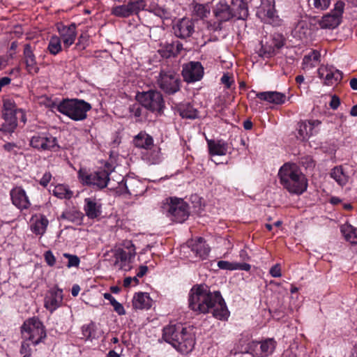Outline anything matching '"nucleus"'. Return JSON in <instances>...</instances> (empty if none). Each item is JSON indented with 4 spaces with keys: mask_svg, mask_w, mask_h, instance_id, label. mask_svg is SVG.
I'll return each instance as SVG.
<instances>
[{
    "mask_svg": "<svg viewBox=\"0 0 357 357\" xmlns=\"http://www.w3.org/2000/svg\"><path fill=\"white\" fill-rule=\"evenodd\" d=\"M330 176L342 187L346 185L349 180V175L344 165L333 167L331 171Z\"/></svg>",
    "mask_w": 357,
    "mask_h": 357,
    "instance_id": "nucleus-26",
    "label": "nucleus"
},
{
    "mask_svg": "<svg viewBox=\"0 0 357 357\" xmlns=\"http://www.w3.org/2000/svg\"><path fill=\"white\" fill-rule=\"evenodd\" d=\"M146 6L145 0H131L127 4L113 7L112 13L117 17H127L133 14H138Z\"/></svg>",
    "mask_w": 357,
    "mask_h": 357,
    "instance_id": "nucleus-14",
    "label": "nucleus"
},
{
    "mask_svg": "<svg viewBox=\"0 0 357 357\" xmlns=\"http://www.w3.org/2000/svg\"><path fill=\"white\" fill-rule=\"evenodd\" d=\"M143 107L144 106L139 102H135L129 107V112L135 117L139 118L142 114Z\"/></svg>",
    "mask_w": 357,
    "mask_h": 357,
    "instance_id": "nucleus-48",
    "label": "nucleus"
},
{
    "mask_svg": "<svg viewBox=\"0 0 357 357\" xmlns=\"http://www.w3.org/2000/svg\"><path fill=\"white\" fill-rule=\"evenodd\" d=\"M328 66H320L317 70L318 77L320 79H324L326 75L325 73H327Z\"/></svg>",
    "mask_w": 357,
    "mask_h": 357,
    "instance_id": "nucleus-61",
    "label": "nucleus"
},
{
    "mask_svg": "<svg viewBox=\"0 0 357 357\" xmlns=\"http://www.w3.org/2000/svg\"><path fill=\"white\" fill-rule=\"evenodd\" d=\"M137 99L142 106L151 112L162 115L165 108V103L162 93L156 90H149L139 93Z\"/></svg>",
    "mask_w": 357,
    "mask_h": 357,
    "instance_id": "nucleus-11",
    "label": "nucleus"
},
{
    "mask_svg": "<svg viewBox=\"0 0 357 357\" xmlns=\"http://www.w3.org/2000/svg\"><path fill=\"white\" fill-rule=\"evenodd\" d=\"M297 130L299 135L298 137L303 140L308 139L314 133V132H312L310 129V126L307 121L300 122L298 125Z\"/></svg>",
    "mask_w": 357,
    "mask_h": 357,
    "instance_id": "nucleus-41",
    "label": "nucleus"
},
{
    "mask_svg": "<svg viewBox=\"0 0 357 357\" xmlns=\"http://www.w3.org/2000/svg\"><path fill=\"white\" fill-rule=\"evenodd\" d=\"M114 303L112 305L114 307V310L119 314V315H124L126 314V310L120 303H119L117 301L116 302H113Z\"/></svg>",
    "mask_w": 357,
    "mask_h": 357,
    "instance_id": "nucleus-57",
    "label": "nucleus"
},
{
    "mask_svg": "<svg viewBox=\"0 0 357 357\" xmlns=\"http://www.w3.org/2000/svg\"><path fill=\"white\" fill-rule=\"evenodd\" d=\"M221 83L225 85L227 89H231V86L234 84L233 75L229 73H224L220 79Z\"/></svg>",
    "mask_w": 357,
    "mask_h": 357,
    "instance_id": "nucleus-49",
    "label": "nucleus"
},
{
    "mask_svg": "<svg viewBox=\"0 0 357 357\" xmlns=\"http://www.w3.org/2000/svg\"><path fill=\"white\" fill-rule=\"evenodd\" d=\"M84 210L89 218L95 219L101 215L102 206L94 198H86L84 199Z\"/></svg>",
    "mask_w": 357,
    "mask_h": 357,
    "instance_id": "nucleus-24",
    "label": "nucleus"
},
{
    "mask_svg": "<svg viewBox=\"0 0 357 357\" xmlns=\"http://www.w3.org/2000/svg\"><path fill=\"white\" fill-rule=\"evenodd\" d=\"M172 29L175 36L181 38L190 36L194 31L193 24H174Z\"/></svg>",
    "mask_w": 357,
    "mask_h": 357,
    "instance_id": "nucleus-35",
    "label": "nucleus"
},
{
    "mask_svg": "<svg viewBox=\"0 0 357 357\" xmlns=\"http://www.w3.org/2000/svg\"><path fill=\"white\" fill-rule=\"evenodd\" d=\"M162 338L183 354L190 352L195 344L193 329L190 326L185 327L181 324L164 327Z\"/></svg>",
    "mask_w": 357,
    "mask_h": 357,
    "instance_id": "nucleus-2",
    "label": "nucleus"
},
{
    "mask_svg": "<svg viewBox=\"0 0 357 357\" xmlns=\"http://www.w3.org/2000/svg\"><path fill=\"white\" fill-rule=\"evenodd\" d=\"M206 142L211 155H225L228 153L229 144L223 139H206Z\"/></svg>",
    "mask_w": 357,
    "mask_h": 357,
    "instance_id": "nucleus-22",
    "label": "nucleus"
},
{
    "mask_svg": "<svg viewBox=\"0 0 357 357\" xmlns=\"http://www.w3.org/2000/svg\"><path fill=\"white\" fill-rule=\"evenodd\" d=\"M63 300V290L54 286L47 291L44 298V307L52 314L62 305Z\"/></svg>",
    "mask_w": 357,
    "mask_h": 357,
    "instance_id": "nucleus-16",
    "label": "nucleus"
},
{
    "mask_svg": "<svg viewBox=\"0 0 357 357\" xmlns=\"http://www.w3.org/2000/svg\"><path fill=\"white\" fill-rule=\"evenodd\" d=\"M45 261L50 266H54L56 264V258L51 250H47L44 253Z\"/></svg>",
    "mask_w": 357,
    "mask_h": 357,
    "instance_id": "nucleus-52",
    "label": "nucleus"
},
{
    "mask_svg": "<svg viewBox=\"0 0 357 357\" xmlns=\"http://www.w3.org/2000/svg\"><path fill=\"white\" fill-rule=\"evenodd\" d=\"M3 147L6 151L13 153L15 155L17 154V151L15 149H20V146L14 142H6L3 144Z\"/></svg>",
    "mask_w": 357,
    "mask_h": 357,
    "instance_id": "nucleus-54",
    "label": "nucleus"
},
{
    "mask_svg": "<svg viewBox=\"0 0 357 357\" xmlns=\"http://www.w3.org/2000/svg\"><path fill=\"white\" fill-rule=\"evenodd\" d=\"M31 220L33 221L31 226L32 232L36 235H43L49 224L47 217L43 214H35L32 215Z\"/></svg>",
    "mask_w": 357,
    "mask_h": 357,
    "instance_id": "nucleus-23",
    "label": "nucleus"
},
{
    "mask_svg": "<svg viewBox=\"0 0 357 357\" xmlns=\"http://www.w3.org/2000/svg\"><path fill=\"white\" fill-rule=\"evenodd\" d=\"M52 194L59 199H70L73 196V192L64 184L55 185L52 190Z\"/></svg>",
    "mask_w": 357,
    "mask_h": 357,
    "instance_id": "nucleus-39",
    "label": "nucleus"
},
{
    "mask_svg": "<svg viewBox=\"0 0 357 357\" xmlns=\"http://www.w3.org/2000/svg\"><path fill=\"white\" fill-rule=\"evenodd\" d=\"M77 177L83 185L99 190L106 188L109 181V173L105 169L91 172L86 169L80 168L77 172Z\"/></svg>",
    "mask_w": 357,
    "mask_h": 357,
    "instance_id": "nucleus-9",
    "label": "nucleus"
},
{
    "mask_svg": "<svg viewBox=\"0 0 357 357\" xmlns=\"http://www.w3.org/2000/svg\"><path fill=\"white\" fill-rule=\"evenodd\" d=\"M123 245L126 250L123 248H117L114 250V265L118 266L120 270L129 271L132 268L131 264L136 255L135 247L131 241H126Z\"/></svg>",
    "mask_w": 357,
    "mask_h": 357,
    "instance_id": "nucleus-12",
    "label": "nucleus"
},
{
    "mask_svg": "<svg viewBox=\"0 0 357 357\" xmlns=\"http://www.w3.org/2000/svg\"><path fill=\"white\" fill-rule=\"evenodd\" d=\"M182 76L188 83L199 81L204 76V67L199 61H190L183 66Z\"/></svg>",
    "mask_w": 357,
    "mask_h": 357,
    "instance_id": "nucleus-15",
    "label": "nucleus"
},
{
    "mask_svg": "<svg viewBox=\"0 0 357 357\" xmlns=\"http://www.w3.org/2000/svg\"><path fill=\"white\" fill-rule=\"evenodd\" d=\"M91 108L90 103L77 98L63 99L56 106L59 112L75 121L85 120Z\"/></svg>",
    "mask_w": 357,
    "mask_h": 357,
    "instance_id": "nucleus-4",
    "label": "nucleus"
},
{
    "mask_svg": "<svg viewBox=\"0 0 357 357\" xmlns=\"http://www.w3.org/2000/svg\"><path fill=\"white\" fill-rule=\"evenodd\" d=\"M21 328L22 337L31 341L34 345L39 344L46 337L45 326L38 317H33L27 319Z\"/></svg>",
    "mask_w": 357,
    "mask_h": 357,
    "instance_id": "nucleus-10",
    "label": "nucleus"
},
{
    "mask_svg": "<svg viewBox=\"0 0 357 357\" xmlns=\"http://www.w3.org/2000/svg\"><path fill=\"white\" fill-rule=\"evenodd\" d=\"M251 93H255L256 97L260 100L266 101L272 104L282 105L286 101L285 94L278 91L256 92L255 91L252 90Z\"/></svg>",
    "mask_w": 357,
    "mask_h": 357,
    "instance_id": "nucleus-19",
    "label": "nucleus"
},
{
    "mask_svg": "<svg viewBox=\"0 0 357 357\" xmlns=\"http://www.w3.org/2000/svg\"><path fill=\"white\" fill-rule=\"evenodd\" d=\"M57 29L59 33V38L63 43L65 49H68L71 46L77 38V26L76 24H57Z\"/></svg>",
    "mask_w": 357,
    "mask_h": 357,
    "instance_id": "nucleus-18",
    "label": "nucleus"
},
{
    "mask_svg": "<svg viewBox=\"0 0 357 357\" xmlns=\"http://www.w3.org/2000/svg\"><path fill=\"white\" fill-rule=\"evenodd\" d=\"M177 112L183 119H195L198 117V111L190 102L179 104Z\"/></svg>",
    "mask_w": 357,
    "mask_h": 357,
    "instance_id": "nucleus-31",
    "label": "nucleus"
},
{
    "mask_svg": "<svg viewBox=\"0 0 357 357\" xmlns=\"http://www.w3.org/2000/svg\"><path fill=\"white\" fill-rule=\"evenodd\" d=\"M83 218L84 215L82 212L75 209H68L64 211L58 219L80 225L82 223Z\"/></svg>",
    "mask_w": 357,
    "mask_h": 357,
    "instance_id": "nucleus-29",
    "label": "nucleus"
},
{
    "mask_svg": "<svg viewBox=\"0 0 357 357\" xmlns=\"http://www.w3.org/2000/svg\"><path fill=\"white\" fill-rule=\"evenodd\" d=\"M28 341L29 340H24V341L22 342L20 352V354L22 355V357H30L31 356V349Z\"/></svg>",
    "mask_w": 357,
    "mask_h": 357,
    "instance_id": "nucleus-50",
    "label": "nucleus"
},
{
    "mask_svg": "<svg viewBox=\"0 0 357 357\" xmlns=\"http://www.w3.org/2000/svg\"><path fill=\"white\" fill-rule=\"evenodd\" d=\"M277 54V52L274 50V47L272 44H268L266 43V44H263L261 42V47L258 51V55L264 59H269Z\"/></svg>",
    "mask_w": 357,
    "mask_h": 357,
    "instance_id": "nucleus-43",
    "label": "nucleus"
},
{
    "mask_svg": "<svg viewBox=\"0 0 357 357\" xmlns=\"http://www.w3.org/2000/svg\"><path fill=\"white\" fill-rule=\"evenodd\" d=\"M340 24H319L321 29H334Z\"/></svg>",
    "mask_w": 357,
    "mask_h": 357,
    "instance_id": "nucleus-64",
    "label": "nucleus"
},
{
    "mask_svg": "<svg viewBox=\"0 0 357 357\" xmlns=\"http://www.w3.org/2000/svg\"><path fill=\"white\" fill-rule=\"evenodd\" d=\"M52 178V174L50 172H46L39 181V184L43 188H46L50 183Z\"/></svg>",
    "mask_w": 357,
    "mask_h": 357,
    "instance_id": "nucleus-55",
    "label": "nucleus"
},
{
    "mask_svg": "<svg viewBox=\"0 0 357 357\" xmlns=\"http://www.w3.org/2000/svg\"><path fill=\"white\" fill-rule=\"evenodd\" d=\"M143 10H147L152 13L155 15L160 17L162 20L167 19V11L164 8L160 7L158 3L154 1L151 2L149 5L146 4V6Z\"/></svg>",
    "mask_w": 357,
    "mask_h": 357,
    "instance_id": "nucleus-42",
    "label": "nucleus"
},
{
    "mask_svg": "<svg viewBox=\"0 0 357 357\" xmlns=\"http://www.w3.org/2000/svg\"><path fill=\"white\" fill-rule=\"evenodd\" d=\"M312 24H296L295 27L291 31V35L294 38L303 40L308 39L312 34L311 26Z\"/></svg>",
    "mask_w": 357,
    "mask_h": 357,
    "instance_id": "nucleus-32",
    "label": "nucleus"
},
{
    "mask_svg": "<svg viewBox=\"0 0 357 357\" xmlns=\"http://www.w3.org/2000/svg\"><path fill=\"white\" fill-rule=\"evenodd\" d=\"M344 3L342 1H337L333 10L324 16V22H329L330 18H332L333 21L340 22L344 12Z\"/></svg>",
    "mask_w": 357,
    "mask_h": 357,
    "instance_id": "nucleus-36",
    "label": "nucleus"
},
{
    "mask_svg": "<svg viewBox=\"0 0 357 357\" xmlns=\"http://www.w3.org/2000/svg\"><path fill=\"white\" fill-rule=\"evenodd\" d=\"M309 123V125L310 126V129L312 130V132H316V131H314V128L316 127H318L319 126L321 125V122L319 121V120H317V119H315V120H308L307 121Z\"/></svg>",
    "mask_w": 357,
    "mask_h": 357,
    "instance_id": "nucleus-62",
    "label": "nucleus"
},
{
    "mask_svg": "<svg viewBox=\"0 0 357 357\" xmlns=\"http://www.w3.org/2000/svg\"><path fill=\"white\" fill-rule=\"evenodd\" d=\"M340 231L347 241L351 244L357 245V228L351 225H344L340 227Z\"/></svg>",
    "mask_w": 357,
    "mask_h": 357,
    "instance_id": "nucleus-37",
    "label": "nucleus"
},
{
    "mask_svg": "<svg viewBox=\"0 0 357 357\" xmlns=\"http://www.w3.org/2000/svg\"><path fill=\"white\" fill-rule=\"evenodd\" d=\"M11 82V79L8 77H3L0 79V92L2 90V88L5 86L8 85Z\"/></svg>",
    "mask_w": 357,
    "mask_h": 357,
    "instance_id": "nucleus-63",
    "label": "nucleus"
},
{
    "mask_svg": "<svg viewBox=\"0 0 357 357\" xmlns=\"http://www.w3.org/2000/svg\"><path fill=\"white\" fill-rule=\"evenodd\" d=\"M274 47V50L277 54L278 53L279 50L282 49L286 44V38L282 34L279 33H275L271 36V43Z\"/></svg>",
    "mask_w": 357,
    "mask_h": 357,
    "instance_id": "nucleus-44",
    "label": "nucleus"
},
{
    "mask_svg": "<svg viewBox=\"0 0 357 357\" xmlns=\"http://www.w3.org/2000/svg\"><path fill=\"white\" fill-rule=\"evenodd\" d=\"M47 50L52 55H56L62 51L61 40L59 36H52L50 38Z\"/></svg>",
    "mask_w": 357,
    "mask_h": 357,
    "instance_id": "nucleus-40",
    "label": "nucleus"
},
{
    "mask_svg": "<svg viewBox=\"0 0 357 357\" xmlns=\"http://www.w3.org/2000/svg\"><path fill=\"white\" fill-rule=\"evenodd\" d=\"M10 197L12 204L20 211L27 210L31 206L30 199L22 186L13 188L10 191Z\"/></svg>",
    "mask_w": 357,
    "mask_h": 357,
    "instance_id": "nucleus-17",
    "label": "nucleus"
},
{
    "mask_svg": "<svg viewBox=\"0 0 357 357\" xmlns=\"http://www.w3.org/2000/svg\"><path fill=\"white\" fill-rule=\"evenodd\" d=\"M183 49V44L179 41H174L171 43L164 45L158 52L162 57L169 59L176 57Z\"/></svg>",
    "mask_w": 357,
    "mask_h": 357,
    "instance_id": "nucleus-25",
    "label": "nucleus"
},
{
    "mask_svg": "<svg viewBox=\"0 0 357 357\" xmlns=\"http://www.w3.org/2000/svg\"><path fill=\"white\" fill-rule=\"evenodd\" d=\"M133 144L137 148L148 150L153 145V139L145 131H141L134 137Z\"/></svg>",
    "mask_w": 357,
    "mask_h": 357,
    "instance_id": "nucleus-28",
    "label": "nucleus"
},
{
    "mask_svg": "<svg viewBox=\"0 0 357 357\" xmlns=\"http://www.w3.org/2000/svg\"><path fill=\"white\" fill-rule=\"evenodd\" d=\"M213 12L219 22H225L229 20L245 21L248 16V7L243 1H239L237 10L234 13L225 1H220L215 4Z\"/></svg>",
    "mask_w": 357,
    "mask_h": 357,
    "instance_id": "nucleus-7",
    "label": "nucleus"
},
{
    "mask_svg": "<svg viewBox=\"0 0 357 357\" xmlns=\"http://www.w3.org/2000/svg\"><path fill=\"white\" fill-rule=\"evenodd\" d=\"M343 78L342 71L335 68L333 66L328 68L327 73L324 77V84L327 86H333L339 84Z\"/></svg>",
    "mask_w": 357,
    "mask_h": 357,
    "instance_id": "nucleus-30",
    "label": "nucleus"
},
{
    "mask_svg": "<svg viewBox=\"0 0 357 357\" xmlns=\"http://www.w3.org/2000/svg\"><path fill=\"white\" fill-rule=\"evenodd\" d=\"M24 57L28 73L31 75L37 74L39 72V67L37 65L36 56L33 53L30 44L24 45Z\"/></svg>",
    "mask_w": 357,
    "mask_h": 357,
    "instance_id": "nucleus-21",
    "label": "nucleus"
},
{
    "mask_svg": "<svg viewBox=\"0 0 357 357\" xmlns=\"http://www.w3.org/2000/svg\"><path fill=\"white\" fill-rule=\"evenodd\" d=\"M152 305V299L149 294L145 292L136 293L132 299V306L135 309H149Z\"/></svg>",
    "mask_w": 357,
    "mask_h": 357,
    "instance_id": "nucleus-27",
    "label": "nucleus"
},
{
    "mask_svg": "<svg viewBox=\"0 0 357 357\" xmlns=\"http://www.w3.org/2000/svg\"><path fill=\"white\" fill-rule=\"evenodd\" d=\"M189 308L197 314L212 313L218 320L227 321L230 312L220 291H211L205 284L193 285L188 295Z\"/></svg>",
    "mask_w": 357,
    "mask_h": 357,
    "instance_id": "nucleus-1",
    "label": "nucleus"
},
{
    "mask_svg": "<svg viewBox=\"0 0 357 357\" xmlns=\"http://www.w3.org/2000/svg\"><path fill=\"white\" fill-rule=\"evenodd\" d=\"M321 54L318 50H314L310 54L305 55L303 61L302 67L303 69H310L316 66L320 61Z\"/></svg>",
    "mask_w": 357,
    "mask_h": 357,
    "instance_id": "nucleus-34",
    "label": "nucleus"
},
{
    "mask_svg": "<svg viewBox=\"0 0 357 357\" xmlns=\"http://www.w3.org/2000/svg\"><path fill=\"white\" fill-rule=\"evenodd\" d=\"M280 182L291 194L301 195L307 188V180L294 164L285 163L278 172Z\"/></svg>",
    "mask_w": 357,
    "mask_h": 357,
    "instance_id": "nucleus-3",
    "label": "nucleus"
},
{
    "mask_svg": "<svg viewBox=\"0 0 357 357\" xmlns=\"http://www.w3.org/2000/svg\"><path fill=\"white\" fill-rule=\"evenodd\" d=\"M148 271V267L144 265H142L139 267L138 271L137 273V277L142 278L144 277Z\"/></svg>",
    "mask_w": 357,
    "mask_h": 357,
    "instance_id": "nucleus-60",
    "label": "nucleus"
},
{
    "mask_svg": "<svg viewBox=\"0 0 357 357\" xmlns=\"http://www.w3.org/2000/svg\"><path fill=\"white\" fill-rule=\"evenodd\" d=\"M82 331L83 335L86 339H91L95 337V324L93 323L83 326Z\"/></svg>",
    "mask_w": 357,
    "mask_h": 357,
    "instance_id": "nucleus-47",
    "label": "nucleus"
},
{
    "mask_svg": "<svg viewBox=\"0 0 357 357\" xmlns=\"http://www.w3.org/2000/svg\"><path fill=\"white\" fill-rule=\"evenodd\" d=\"M191 252L200 260L206 259L210 252V248L202 237L197 238L190 244Z\"/></svg>",
    "mask_w": 357,
    "mask_h": 357,
    "instance_id": "nucleus-20",
    "label": "nucleus"
},
{
    "mask_svg": "<svg viewBox=\"0 0 357 357\" xmlns=\"http://www.w3.org/2000/svg\"><path fill=\"white\" fill-rule=\"evenodd\" d=\"M218 267L222 270L234 271L235 270V263L221 260L218 261Z\"/></svg>",
    "mask_w": 357,
    "mask_h": 357,
    "instance_id": "nucleus-53",
    "label": "nucleus"
},
{
    "mask_svg": "<svg viewBox=\"0 0 357 357\" xmlns=\"http://www.w3.org/2000/svg\"><path fill=\"white\" fill-rule=\"evenodd\" d=\"M251 268V266L247 263H235V270H243L249 271Z\"/></svg>",
    "mask_w": 357,
    "mask_h": 357,
    "instance_id": "nucleus-59",
    "label": "nucleus"
},
{
    "mask_svg": "<svg viewBox=\"0 0 357 357\" xmlns=\"http://www.w3.org/2000/svg\"><path fill=\"white\" fill-rule=\"evenodd\" d=\"M210 14V8L207 4L195 3L193 6L192 16L195 20H202Z\"/></svg>",
    "mask_w": 357,
    "mask_h": 357,
    "instance_id": "nucleus-38",
    "label": "nucleus"
},
{
    "mask_svg": "<svg viewBox=\"0 0 357 357\" xmlns=\"http://www.w3.org/2000/svg\"><path fill=\"white\" fill-rule=\"evenodd\" d=\"M269 273L273 278L281 277L282 273L280 264H276L274 266H273L269 271Z\"/></svg>",
    "mask_w": 357,
    "mask_h": 357,
    "instance_id": "nucleus-56",
    "label": "nucleus"
},
{
    "mask_svg": "<svg viewBox=\"0 0 357 357\" xmlns=\"http://www.w3.org/2000/svg\"><path fill=\"white\" fill-rule=\"evenodd\" d=\"M4 123L0 128V132L3 134H12L17 127V117L13 115H3Z\"/></svg>",
    "mask_w": 357,
    "mask_h": 357,
    "instance_id": "nucleus-33",
    "label": "nucleus"
},
{
    "mask_svg": "<svg viewBox=\"0 0 357 357\" xmlns=\"http://www.w3.org/2000/svg\"><path fill=\"white\" fill-rule=\"evenodd\" d=\"M340 98L336 95H333L331 97V100L329 103L331 108L333 109H337L338 108V107L340 106Z\"/></svg>",
    "mask_w": 357,
    "mask_h": 357,
    "instance_id": "nucleus-58",
    "label": "nucleus"
},
{
    "mask_svg": "<svg viewBox=\"0 0 357 357\" xmlns=\"http://www.w3.org/2000/svg\"><path fill=\"white\" fill-rule=\"evenodd\" d=\"M3 115L17 116V111L20 109L17 108L15 103L9 99L3 101Z\"/></svg>",
    "mask_w": 357,
    "mask_h": 357,
    "instance_id": "nucleus-45",
    "label": "nucleus"
},
{
    "mask_svg": "<svg viewBox=\"0 0 357 357\" xmlns=\"http://www.w3.org/2000/svg\"><path fill=\"white\" fill-rule=\"evenodd\" d=\"M29 145L38 152H57L61 149L57 137L47 128L34 132L29 139Z\"/></svg>",
    "mask_w": 357,
    "mask_h": 357,
    "instance_id": "nucleus-5",
    "label": "nucleus"
},
{
    "mask_svg": "<svg viewBox=\"0 0 357 357\" xmlns=\"http://www.w3.org/2000/svg\"><path fill=\"white\" fill-rule=\"evenodd\" d=\"M159 88L168 95L174 94L180 90L179 75L172 70H162L157 79Z\"/></svg>",
    "mask_w": 357,
    "mask_h": 357,
    "instance_id": "nucleus-13",
    "label": "nucleus"
},
{
    "mask_svg": "<svg viewBox=\"0 0 357 357\" xmlns=\"http://www.w3.org/2000/svg\"><path fill=\"white\" fill-rule=\"evenodd\" d=\"M63 256L68 259V263L66 266L70 268L72 267H78L80 263L79 258L75 255H71L69 253H63Z\"/></svg>",
    "mask_w": 357,
    "mask_h": 357,
    "instance_id": "nucleus-46",
    "label": "nucleus"
},
{
    "mask_svg": "<svg viewBox=\"0 0 357 357\" xmlns=\"http://www.w3.org/2000/svg\"><path fill=\"white\" fill-rule=\"evenodd\" d=\"M330 3L331 0H313L314 8L321 10L327 9Z\"/></svg>",
    "mask_w": 357,
    "mask_h": 357,
    "instance_id": "nucleus-51",
    "label": "nucleus"
},
{
    "mask_svg": "<svg viewBox=\"0 0 357 357\" xmlns=\"http://www.w3.org/2000/svg\"><path fill=\"white\" fill-rule=\"evenodd\" d=\"M245 340L239 341V351L244 354H250L253 357H267L272 354L276 347V342L271 338L264 341H249L245 344Z\"/></svg>",
    "mask_w": 357,
    "mask_h": 357,
    "instance_id": "nucleus-8",
    "label": "nucleus"
},
{
    "mask_svg": "<svg viewBox=\"0 0 357 357\" xmlns=\"http://www.w3.org/2000/svg\"><path fill=\"white\" fill-rule=\"evenodd\" d=\"M161 211L171 220L178 223L184 222L190 215L189 205L183 199L175 197L165 199Z\"/></svg>",
    "mask_w": 357,
    "mask_h": 357,
    "instance_id": "nucleus-6",
    "label": "nucleus"
}]
</instances>
